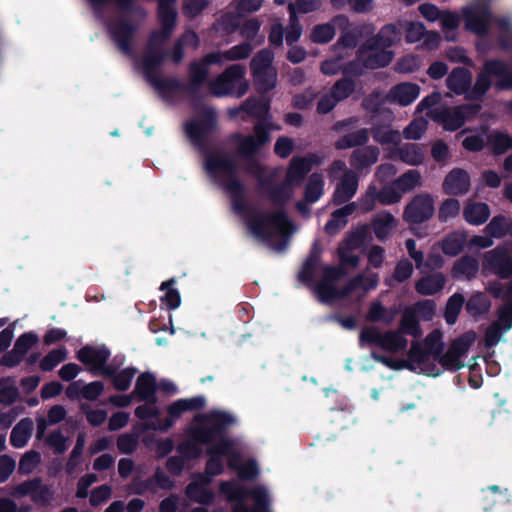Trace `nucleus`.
Returning <instances> with one entry per match:
<instances>
[{"label": "nucleus", "mask_w": 512, "mask_h": 512, "mask_svg": "<svg viewBox=\"0 0 512 512\" xmlns=\"http://www.w3.org/2000/svg\"><path fill=\"white\" fill-rule=\"evenodd\" d=\"M68 356V351L65 346L53 349L46 354L39 363V368L43 372H50L60 363L65 361Z\"/></svg>", "instance_id": "nucleus-46"}, {"label": "nucleus", "mask_w": 512, "mask_h": 512, "mask_svg": "<svg viewBox=\"0 0 512 512\" xmlns=\"http://www.w3.org/2000/svg\"><path fill=\"white\" fill-rule=\"evenodd\" d=\"M465 305V297L461 293H454L446 302L444 319L448 325H454Z\"/></svg>", "instance_id": "nucleus-42"}, {"label": "nucleus", "mask_w": 512, "mask_h": 512, "mask_svg": "<svg viewBox=\"0 0 512 512\" xmlns=\"http://www.w3.org/2000/svg\"><path fill=\"white\" fill-rule=\"evenodd\" d=\"M369 142V129L360 128L340 136L334 142L336 150H347L361 148Z\"/></svg>", "instance_id": "nucleus-30"}, {"label": "nucleus", "mask_w": 512, "mask_h": 512, "mask_svg": "<svg viewBox=\"0 0 512 512\" xmlns=\"http://www.w3.org/2000/svg\"><path fill=\"white\" fill-rule=\"evenodd\" d=\"M231 143H236V151L239 157L245 160V172L249 175L255 176L257 178V182L259 183V178L263 177L264 167L259 162L257 155L261 151L264 146H257L255 151L245 152L242 149V145L244 144V140H229Z\"/></svg>", "instance_id": "nucleus-28"}, {"label": "nucleus", "mask_w": 512, "mask_h": 512, "mask_svg": "<svg viewBox=\"0 0 512 512\" xmlns=\"http://www.w3.org/2000/svg\"><path fill=\"white\" fill-rule=\"evenodd\" d=\"M317 164H319V158L314 153L307 156H294L289 162L284 180L293 187H297Z\"/></svg>", "instance_id": "nucleus-15"}, {"label": "nucleus", "mask_w": 512, "mask_h": 512, "mask_svg": "<svg viewBox=\"0 0 512 512\" xmlns=\"http://www.w3.org/2000/svg\"><path fill=\"white\" fill-rule=\"evenodd\" d=\"M461 205L456 198H447L443 200L438 208L437 217L440 223H446L449 219L459 215Z\"/></svg>", "instance_id": "nucleus-51"}, {"label": "nucleus", "mask_w": 512, "mask_h": 512, "mask_svg": "<svg viewBox=\"0 0 512 512\" xmlns=\"http://www.w3.org/2000/svg\"><path fill=\"white\" fill-rule=\"evenodd\" d=\"M492 77L496 78L497 90L512 89V69L501 59L486 60L472 85V72L462 66L452 69L446 78V86L456 95H463L468 101H482L492 87Z\"/></svg>", "instance_id": "nucleus-2"}, {"label": "nucleus", "mask_w": 512, "mask_h": 512, "mask_svg": "<svg viewBox=\"0 0 512 512\" xmlns=\"http://www.w3.org/2000/svg\"><path fill=\"white\" fill-rule=\"evenodd\" d=\"M488 140L496 155H502L509 149H512V137L506 133L498 132L494 135H490Z\"/></svg>", "instance_id": "nucleus-58"}, {"label": "nucleus", "mask_w": 512, "mask_h": 512, "mask_svg": "<svg viewBox=\"0 0 512 512\" xmlns=\"http://www.w3.org/2000/svg\"><path fill=\"white\" fill-rule=\"evenodd\" d=\"M292 187L285 180L279 184H274L272 176L259 178L261 195L268 197L276 210L273 212H255L248 220V226L255 236L265 237L270 235L268 229L270 226L275 227L279 232H283L288 226L292 225L285 210L293 195Z\"/></svg>", "instance_id": "nucleus-3"}, {"label": "nucleus", "mask_w": 512, "mask_h": 512, "mask_svg": "<svg viewBox=\"0 0 512 512\" xmlns=\"http://www.w3.org/2000/svg\"><path fill=\"white\" fill-rule=\"evenodd\" d=\"M220 490L222 493L228 494L231 499L252 498L254 500V508H251L253 511L270 512L268 494L263 488L258 487L251 490L243 487L233 488L232 482L223 481L220 483Z\"/></svg>", "instance_id": "nucleus-14"}, {"label": "nucleus", "mask_w": 512, "mask_h": 512, "mask_svg": "<svg viewBox=\"0 0 512 512\" xmlns=\"http://www.w3.org/2000/svg\"><path fill=\"white\" fill-rule=\"evenodd\" d=\"M482 267L499 279H510L512 277V256L508 248L498 245L487 251L483 256Z\"/></svg>", "instance_id": "nucleus-12"}, {"label": "nucleus", "mask_w": 512, "mask_h": 512, "mask_svg": "<svg viewBox=\"0 0 512 512\" xmlns=\"http://www.w3.org/2000/svg\"><path fill=\"white\" fill-rule=\"evenodd\" d=\"M420 183L421 175L418 170H409L403 173L394 181V185L400 190L401 193L413 190L415 187L420 185Z\"/></svg>", "instance_id": "nucleus-54"}, {"label": "nucleus", "mask_w": 512, "mask_h": 512, "mask_svg": "<svg viewBox=\"0 0 512 512\" xmlns=\"http://www.w3.org/2000/svg\"><path fill=\"white\" fill-rule=\"evenodd\" d=\"M378 202L382 205H392L398 203L402 198V193L394 185H385L380 190H377Z\"/></svg>", "instance_id": "nucleus-59"}, {"label": "nucleus", "mask_w": 512, "mask_h": 512, "mask_svg": "<svg viewBox=\"0 0 512 512\" xmlns=\"http://www.w3.org/2000/svg\"><path fill=\"white\" fill-rule=\"evenodd\" d=\"M273 60H274V53L271 50H269L267 48L261 49L251 59V62H250L251 72L254 73V72H260V71H264V70L274 69V67L272 66Z\"/></svg>", "instance_id": "nucleus-49"}, {"label": "nucleus", "mask_w": 512, "mask_h": 512, "mask_svg": "<svg viewBox=\"0 0 512 512\" xmlns=\"http://www.w3.org/2000/svg\"><path fill=\"white\" fill-rule=\"evenodd\" d=\"M373 140L380 145L399 144L401 138L398 130L391 128L390 124L373 123L369 129Z\"/></svg>", "instance_id": "nucleus-34"}, {"label": "nucleus", "mask_w": 512, "mask_h": 512, "mask_svg": "<svg viewBox=\"0 0 512 512\" xmlns=\"http://www.w3.org/2000/svg\"><path fill=\"white\" fill-rule=\"evenodd\" d=\"M76 358L85 366L89 367V371L93 375H97L99 367L103 366L109 361L111 352L105 346L101 345L98 347L85 345L82 347H75Z\"/></svg>", "instance_id": "nucleus-16"}, {"label": "nucleus", "mask_w": 512, "mask_h": 512, "mask_svg": "<svg viewBox=\"0 0 512 512\" xmlns=\"http://www.w3.org/2000/svg\"><path fill=\"white\" fill-rule=\"evenodd\" d=\"M463 217L471 225H482L490 217V207L484 202L468 203L463 209Z\"/></svg>", "instance_id": "nucleus-33"}, {"label": "nucleus", "mask_w": 512, "mask_h": 512, "mask_svg": "<svg viewBox=\"0 0 512 512\" xmlns=\"http://www.w3.org/2000/svg\"><path fill=\"white\" fill-rule=\"evenodd\" d=\"M395 222L394 216L388 211L375 216L372 220V228L376 238L384 241L391 233Z\"/></svg>", "instance_id": "nucleus-37"}, {"label": "nucleus", "mask_w": 512, "mask_h": 512, "mask_svg": "<svg viewBox=\"0 0 512 512\" xmlns=\"http://www.w3.org/2000/svg\"><path fill=\"white\" fill-rule=\"evenodd\" d=\"M194 421L196 425L189 431L190 437L202 445H207L214 442L218 436H223L235 419L227 412L215 410L196 415Z\"/></svg>", "instance_id": "nucleus-4"}, {"label": "nucleus", "mask_w": 512, "mask_h": 512, "mask_svg": "<svg viewBox=\"0 0 512 512\" xmlns=\"http://www.w3.org/2000/svg\"><path fill=\"white\" fill-rule=\"evenodd\" d=\"M359 184L358 174L350 170L341 176L332 195L334 205H342L350 201L356 194Z\"/></svg>", "instance_id": "nucleus-21"}, {"label": "nucleus", "mask_w": 512, "mask_h": 512, "mask_svg": "<svg viewBox=\"0 0 512 512\" xmlns=\"http://www.w3.org/2000/svg\"><path fill=\"white\" fill-rule=\"evenodd\" d=\"M475 340L476 333L470 330L457 337L450 345V348L462 357L473 345Z\"/></svg>", "instance_id": "nucleus-64"}, {"label": "nucleus", "mask_w": 512, "mask_h": 512, "mask_svg": "<svg viewBox=\"0 0 512 512\" xmlns=\"http://www.w3.org/2000/svg\"><path fill=\"white\" fill-rule=\"evenodd\" d=\"M176 284V280L174 278H170L160 285V290L165 291V294L161 296V303L164 304L168 310H175L181 304V296L179 291L174 288Z\"/></svg>", "instance_id": "nucleus-40"}, {"label": "nucleus", "mask_w": 512, "mask_h": 512, "mask_svg": "<svg viewBox=\"0 0 512 512\" xmlns=\"http://www.w3.org/2000/svg\"><path fill=\"white\" fill-rule=\"evenodd\" d=\"M333 23L340 31V36L336 44L347 49H353L357 47L362 36L361 28L358 25L352 23L344 14L334 16Z\"/></svg>", "instance_id": "nucleus-18"}, {"label": "nucleus", "mask_w": 512, "mask_h": 512, "mask_svg": "<svg viewBox=\"0 0 512 512\" xmlns=\"http://www.w3.org/2000/svg\"><path fill=\"white\" fill-rule=\"evenodd\" d=\"M122 13V16L109 27V33L119 50L126 54H132V41L137 31V25L129 18L133 13ZM136 15H145L144 13H135Z\"/></svg>", "instance_id": "nucleus-13"}, {"label": "nucleus", "mask_w": 512, "mask_h": 512, "mask_svg": "<svg viewBox=\"0 0 512 512\" xmlns=\"http://www.w3.org/2000/svg\"><path fill=\"white\" fill-rule=\"evenodd\" d=\"M465 237L457 233L448 234L441 242V249L447 256H457L464 248Z\"/></svg>", "instance_id": "nucleus-50"}, {"label": "nucleus", "mask_w": 512, "mask_h": 512, "mask_svg": "<svg viewBox=\"0 0 512 512\" xmlns=\"http://www.w3.org/2000/svg\"><path fill=\"white\" fill-rule=\"evenodd\" d=\"M322 6V0H296L288 4V12L291 18L297 17V13L308 14L315 12Z\"/></svg>", "instance_id": "nucleus-53"}, {"label": "nucleus", "mask_w": 512, "mask_h": 512, "mask_svg": "<svg viewBox=\"0 0 512 512\" xmlns=\"http://www.w3.org/2000/svg\"><path fill=\"white\" fill-rule=\"evenodd\" d=\"M146 81L153 86L160 97L169 100L177 92H186L184 83L177 78H161L160 69L151 73H143Z\"/></svg>", "instance_id": "nucleus-19"}, {"label": "nucleus", "mask_w": 512, "mask_h": 512, "mask_svg": "<svg viewBox=\"0 0 512 512\" xmlns=\"http://www.w3.org/2000/svg\"><path fill=\"white\" fill-rule=\"evenodd\" d=\"M252 74L256 88L259 92L268 93L269 91L273 90L276 87L277 71L275 68L260 72H254Z\"/></svg>", "instance_id": "nucleus-45"}, {"label": "nucleus", "mask_w": 512, "mask_h": 512, "mask_svg": "<svg viewBox=\"0 0 512 512\" xmlns=\"http://www.w3.org/2000/svg\"><path fill=\"white\" fill-rule=\"evenodd\" d=\"M389 157L391 159H399L411 166H419L425 159V153L419 144L405 143L392 150Z\"/></svg>", "instance_id": "nucleus-26"}, {"label": "nucleus", "mask_w": 512, "mask_h": 512, "mask_svg": "<svg viewBox=\"0 0 512 512\" xmlns=\"http://www.w3.org/2000/svg\"><path fill=\"white\" fill-rule=\"evenodd\" d=\"M205 404L206 399L201 395L192 398L178 399L167 406L166 411L168 416L164 418V420L147 422L146 429L167 432L183 413L187 411H199L205 407Z\"/></svg>", "instance_id": "nucleus-7"}, {"label": "nucleus", "mask_w": 512, "mask_h": 512, "mask_svg": "<svg viewBox=\"0 0 512 512\" xmlns=\"http://www.w3.org/2000/svg\"><path fill=\"white\" fill-rule=\"evenodd\" d=\"M420 94V86L416 83L403 82L393 86L390 90L392 101L405 107L412 104Z\"/></svg>", "instance_id": "nucleus-29"}, {"label": "nucleus", "mask_w": 512, "mask_h": 512, "mask_svg": "<svg viewBox=\"0 0 512 512\" xmlns=\"http://www.w3.org/2000/svg\"><path fill=\"white\" fill-rule=\"evenodd\" d=\"M157 383L155 376L150 372L140 374L136 380L133 390V395L139 402H146L150 404H157L158 398L156 396Z\"/></svg>", "instance_id": "nucleus-24"}, {"label": "nucleus", "mask_w": 512, "mask_h": 512, "mask_svg": "<svg viewBox=\"0 0 512 512\" xmlns=\"http://www.w3.org/2000/svg\"><path fill=\"white\" fill-rule=\"evenodd\" d=\"M217 127V114L210 107H203L197 119L185 123V133L190 142L205 153L204 168L218 185L231 197L234 211L248 215L253 209L245 200V185L239 178L236 161L221 151H209L207 137Z\"/></svg>", "instance_id": "nucleus-1"}, {"label": "nucleus", "mask_w": 512, "mask_h": 512, "mask_svg": "<svg viewBox=\"0 0 512 512\" xmlns=\"http://www.w3.org/2000/svg\"><path fill=\"white\" fill-rule=\"evenodd\" d=\"M252 50L253 47L248 41L235 45L226 51L220 52L221 64L223 60L236 61L247 59L251 55Z\"/></svg>", "instance_id": "nucleus-52"}, {"label": "nucleus", "mask_w": 512, "mask_h": 512, "mask_svg": "<svg viewBox=\"0 0 512 512\" xmlns=\"http://www.w3.org/2000/svg\"><path fill=\"white\" fill-rule=\"evenodd\" d=\"M385 102L386 97H384L379 90H373L363 99L362 107L371 114L372 120H374L378 115H382L385 119L391 122L394 115L389 108L383 107Z\"/></svg>", "instance_id": "nucleus-27"}, {"label": "nucleus", "mask_w": 512, "mask_h": 512, "mask_svg": "<svg viewBox=\"0 0 512 512\" xmlns=\"http://www.w3.org/2000/svg\"><path fill=\"white\" fill-rule=\"evenodd\" d=\"M312 287L318 300L322 303H329L336 298H341L336 284L319 281L317 284H313Z\"/></svg>", "instance_id": "nucleus-55"}, {"label": "nucleus", "mask_w": 512, "mask_h": 512, "mask_svg": "<svg viewBox=\"0 0 512 512\" xmlns=\"http://www.w3.org/2000/svg\"><path fill=\"white\" fill-rule=\"evenodd\" d=\"M324 193V181L320 174L313 173L304 188V199L310 203L317 202Z\"/></svg>", "instance_id": "nucleus-44"}, {"label": "nucleus", "mask_w": 512, "mask_h": 512, "mask_svg": "<svg viewBox=\"0 0 512 512\" xmlns=\"http://www.w3.org/2000/svg\"><path fill=\"white\" fill-rule=\"evenodd\" d=\"M221 65L220 51L206 54L200 61H192L188 66L189 80L184 83L186 93L195 95L206 83L209 65Z\"/></svg>", "instance_id": "nucleus-11"}, {"label": "nucleus", "mask_w": 512, "mask_h": 512, "mask_svg": "<svg viewBox=\"0 0 512 512\" xmlns=\"http://www.w3.org/2000/svg\"><path fill=\"white\" fill-rule=\"evenodd\" d=\"M408 362H410L413 366L414 363H417L421 366H426L429 362V351L426 347L422 346L419 342L413 341L411 347L408 351Z\"/></svg>", "instance_id": "nucleus-63"}, {"label": "nucleus", "mask_w": 512, "mask_h": 512, "mask_svg": "<svg viewBox=\"0 0 512 512\" xmlns=\"http://www.w3.org/2000/svg\"><path fill=\"white\" fill-rule=\"evenodd\" d=\"M322 249L317 242L313 243L308 256L302 264L301 270L298 273V280L306 285L312 287L315 282V273L321 264Z\"/></svg>", "instance_id": "nucleus-23"}, {"label": "nucleus", "mask_w": 512, "mask_h": 512, "mask_svg": "<svg viewBox=\"0 0 512 512\" xmlns=\"http://www.w3.org/2000/svg\"><path fill=\"white\" fill-rule=\"evenodd\" d=\"M246 68L241 64H233L227 67L209 84L210 90L215 96L236 94L243 96L248 90V83L245 81Z\"/></svg>", "instance_id": "nucleus-6"}, {"label": "nucleus", "mask_w": 512, "mask_h": 512, "mask_svg": "<svg viewBox=\"0 0 512 512\" xmlns=\"http://www.w3.org/2000/svg\"><path fill=\"white\" fill-rule=\"evenodd\" d=\"M408 346V340L400 334L398 331L389 330L383 333L382 343L380 348L392 352L397 353L403 351Z\"/></svg>", "instance_id": "nucleus-41"}, {"label": "nucleus", "mask_w": 512, "mask_h": 512, "mask_svg": "<svg viewBox=\"0 0 512 512\" xmlns=\"http://www.w3.org/2000/svg\"><path fill=\"white\" fill-rule=\"evenodd\" d=\"M271 131H273L272 115L268 111L257 119L253 126V134L243 135L236 132L230 135L229 140H244L243 151H255L257 146H265L271 141Z\"/></svg>", "instance_id": "nucleus-10"}, {"label": "nucleus", "mask_w": 512, "mask_h": 512, "mask_svg": "<svg viewBox=\"0 0 512 512\" xmlns=\"http://www.w3.org/2000/svg\"><path fill=\"white\" fill-rule=\"evenodd\" d=\"M478 270L479 263L477 259L470 255H464L455 261L451 269V274L455 279L465 277L471 280L476 277Z\"/></svg>", "instance_id": "nucleus-32"}, {"label": "nucleus", "mask_w": 512, "mask_h": 512, "mask_svg": "<svg viewBox=\"0 0 512 512\" xmlns=\"http://www.w3.org/2000/svg\"><path fill=\"white\" fill-rule=\"evenodd\" d=\"M510 493L507 488L490 485L481 490L480 506L485 512H492L500 506L510 502Z\"/></svg>", "instance_id": "nucleus-22"}, {"label": "nucleus", "mask_w": 512, "mask_h": 512, "mask_svg": "<svg viewBox=\"0 0 512 512\" xmlns=\"http://www.w3.org/2000/svg\"><path fill=\"white\" fill-rule=\"evenodd\" d=\"M63 340L69 343L72 348L78 347L80 345L79 340L75 338H67V332L62 328H51L45 333L43 337V342L45 345L56 344Z\"/></svg>", "instance_id": "nucleus-57"}, {"label": "nucleus", "mask_w": 512, "mask_h": 512, "mask_svg": "<svg viewBox=\"0 0 512 512\" xmlns=\"http://www.w3.org/2000/svg\"><path fill=\"white\" fill-rule=\"evenodd\" d=\"M435 214V202L430 193L416 194L406 204L402 218L409 226L428 222Z\"/></svg>", "instance_id": "nucleus-8"}, {"label": "nucleus", "mask_w": 512, "mask_h": 512, "mask_svg": "<svg viewBox=\"0 0 512 512\" xmlns=\"http://www.w3.org/2000/svg\"><path fill=\"white\" fill-rule=\"evenodd\" d=\"M401 39V32L394 24L384 25L379 32L368 38L359 48V54L379 48H390Z\"/></svg>", "instance_id": "nucleus-17"}, {"label": "nucleus", "mask_w": 512, "mask_h": 512, "mask_svg": "<svg viewBox=\"0 0 512 512\" xmlns=\"http://www.w3.org/2000/svg\"><path fill=\"white\" fill-rule=\"evenodd\" d=\"M186 43L191 44L194 47L199 45V37L194 31H186L181 37H179L172 50L168 51V58H170L173 63L180 64L184 58V45Z\"/></svg>", "instance_id": "nucleus-36"}, {"label": "nucleus", "mask_w": 512, "mask_h": 512, "mask_svg": "<svg viewBox=\"0 0 512 512\" xmlns=\"http://www.w3.org/2000/svg\"><path fill=\"white\" fill-rule=\"evenodd\" d=\"M400 334L409 335L414 338H419L422 335L420 323L413 311L406 310L400 320L399 329Z\"/></svg>", "instance_id": "nucleus-43"}, {"label": "nucleus", "mask_w": 512, "mask_h": 512, "mask_svg": "<svg viewBox=\"0 0 512 512\" xmlns=\"http://www.w3.org/2000/svg\"><path fill=\"white\" fill-rule=\"evenodd\" d=\"M336 29L333 19L328 23L317 24L313 27L310 38L317 44L329 43L334 38Z\"/></svg>", "instance_id": "nucleus-47"}, {"label": "nucleus", "mask_w": 512, "mask_h": 512, "mask_svg": "<svg viewBox=\"0 0 512 512\" xmlns=\"http://www.w3.org/2000/svg\"><path fill=\"white\" fill-rule=\"evenodd\" d=\"M509 222L503 215L494 216L485 227V232L493 238H502L508 235Z\"/></svg>", "instance_id": "nucleus-56"}, {"label": "nucleus", "mask_w": 512, "mask_h": 512, "mask_svg": "<svg viewBox=\"0 0 512 512\" xmlns=\"http://www.w3.org/2000/svg\"><path fill=\"white\" fill-rule=\"evenodd\" d=\"M32 433V418L22 419L11 431L10 444L15 448L24 447Z\"/></svg>", "instance_id": "nucleus-39"}, {"label": "nucleus", "mask_w": 512, "mask_h": 512, "mask_svg": "<svg viewBox=\"0 0 512 512\" xmlns=\"http://www.w3.org/2000/svg\"><path fill=\"white\" fill-rule=\"evenodd\" d=\"M356 89V83L352 78L342 77L337 80L330 89L332 96L338 101L350 97Z\"/></svg>", "instance_id": "nucleus-48"}, {"label": "nucleus", "mask_w": 512, "mask_h": 512, "mask_svg": "<svg viewBox=\"0 0 512 512\" xmlns=\"http://www.w3.org/2000/svg\"><path fill=\"white\" fill-rule=\"evenodd\" d=\"M380 150L374 145H365L352 151L349 163L357 171H363L376 164L379 160Z\"/></svg>", "instance_id": "nucleus-25"}, {"label": "nucleus", "mask_w": 512, "mask_h": 512, "mask_svg": "<svg viewBox=\"0 0 512 512\" xmlns=\"http://www.w3.org/2000/svg\"><path fill=\"white\" fill-rule=\"evenodd\" d=\"M421 59L418 55L409 54L398 59L394 70L397 73H413L420 69Z\"/></svg>", "instance_id": "nucleus-60"}, {"label": "nucleus", "mask_w": 512, "mask_h": 512, "mask_svg": "<svg viewBox=\"0 0 512 512\" xmlns=\"http://www.w3.org/2000/svg\"><path fill=\"white\" fill-rule=\"evenodd\" d=\"M200 445L202 444L191 437L190 440L181 442L177 447V451L184 460H194L199 458L202 453Z\"/></svg>", "instance_id": "nucleus-62"}, {"label": "nucleus", "mask_w": 512, "mask_h": 512, "mask_svg": "<svg viewBox=\"0 0 512 512\" xmlns=\"http://www.w3.org/2000/svg\"><path fill=\"white\" fill-rule=\"evenodd\" d=\"M491 305L490 300L484 293H476L465 302V310L471 317L477 319L487 314Z\"/></svg>", "instance_id": "nucleus-38"}, {"label": "nucleus", "mask_w": 512, "mask_h": 512, "mask_svg": "<svg viewBox=\"0 0 512 512\" xmlns=\"http://www.w3.org/2000/svg\"><path fill=\"white\" fill-rule=\"evenodd\" d=\"M241 109L246 112L249 116L256 119L267 114L270 110L269 102H264L256 99H247L242 105Z\"/></svg>", "instance_id": "nucleus-61"}, {"label": "nucleus", "mask_w": 512, "mask_h": 512, "mask_svg": "<svg viewBox=\"0 0 512 512\" xmlns=\"http://www.w3.org/2000/svg\"><path fill=\"white\" fill-rule=\"evenodd\" d=\"M363 58L366 68L374 70L388 66L394 58V52L386 48H379L378 50L367 51Z\"/></svg>", "instance_id": "nucleus-35"}, {"label": "nucleus", "mask_w": 512, "mask_h": 512, "mask_svg": "<svg viewBox=\"0 0 512 512\" xmlns=\"http://www.w3.org/2000/svg\"><path fill=\"white\" fill-rule=\"evenodd\" d=\"M471 179L469 173L462 168H453L445 176L442 183L443 192L450 196H462L469 192Z\"/></svg>", "instance_id": "nucleus-20"}, {"label": "nucleus", "mask_w": 512, "mask_h": 512, "mask_svg": "<svg viewBox=\"0 0 512 512\" xmlns=\"http://www.w3.org/2000/svg\"><path fill=\"white\" fill-rule=\"evenodd\" d=\"M445 283V276L441 272H436L417 280L415 290L420 295H434L444 288Z\"/></svg>", "instance_id": "nucleus-31"}, {"label": "nucleus", "mask_w": 512, "mask_h": 512, "mask_svg": "<svg viewBox=\"0 0 512 512\" xmlns=\"http://www.w3.org/2000/svg\"><path fill=\"white\" fill-rule=\"evenodd\" d=\"M462 15L467 31L479 37H486L490 30L493 14L489 4L475 3L462 8Z\"/></svg>", "instance_id": "nucleus-9"}, {"label": "nucleus", "mask_w": 512, "mask_h": 512, "mask_svg": "<svg viewBox=\"0 0 512 512\" xmlns=\"http://www.w3.org/2000/svg\"><path fill=\"white\" fill-rule=\"evenodd\" d=\"M481 109L482 106L479 103H465L453 107L441 105L431 111V118L444 130L454 132L460 129L467 120L475 118Z\"/></svg>", "instance_id": "nucleus-5"}]
</instances>
